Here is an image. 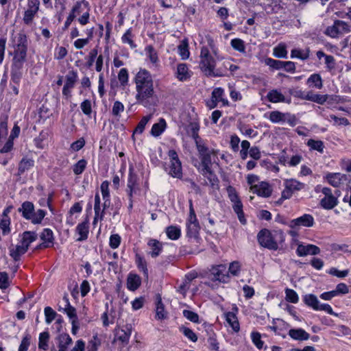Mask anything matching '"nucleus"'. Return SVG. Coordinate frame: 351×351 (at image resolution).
Returning <instances> with one entry per match:
<instances>
[{
	"label": "nucleus",
	"instance_id": "23",
	"mask_svg": "<svg viewBox=\"0 0 351 351\" xmlns=\"http://www.w3.org/2000/svg\"><path fill=\"white\" fill-rule=\"evenodd\" d=\"M338 204L337 197L335 195L324 197L320 201V205L322 208L327 210L332 209Z\"/></svg>",
	"mask_w": 351,
	"mask_h": 351
},
{
	"label": "nucleus",
	"instance_id": "36",
	"mask_svg": "<svg viewBox=\"0 0 351 351\" xmlns=\"http://www.w3.org/2000/svg\"><path fill=\"white\" fill-rule=\"evenodd\" d=\"M327 97L328 96L326 95H322L319 94H313L312 93H308L305 95V99L316 102L319 104H324L326 101Z\"/></svg>",
	"mask_w": 351,
	"mask_h": 351
},
{
	"label": "nucleus",
	"instance_id": "57",
	"mask_svg": "<svg viewBox=\"0 0 351 351\" xmlns=\"http://www.w3.org/2000/svg\"><path fill=\"white\" fill-rule=\"evenodd\" d=\"M182 313L184 317L189 321L194 323H199V315L197 313L189 310H184Z\"/></svg>",
	"mask_w": 351,
	"mask_h": 351
},
{
	"label": "nucleus",
	"instance_id": "26",
	"mask_svg": "<svg viewBox=\"0 0 351 351\" xmlns=\"http://www.w3.org/2000/svg\"><path fill=\"white\" fill-rule=\"evenodd\" d=\"M40 239L49 245V247L53 245L54 237L53 231L49 228H45L40 234Z\"/></svg>",
	"mask_w": 351,
	"mask_h": 351
},
{
	"label": "nucleus",
	"instance_id": "29",
	"mask_svg": "<svg viewBox=\"0 0 351 351\" xmlns=\"http://www.w3.org/2000/svg\"><path fill=\"white\" fill-rule=\"evenodd\" d=\"M267 98L272 103L286 101L285 96L276 89L269 91L267 95Z\"/></svg>",
	"mask_w": 351,
	"mask_h": 351
},
{
	"label": "nucleus",
	"instance_id": "27",
	"mask_svg": "<svg viewBox=\"0 0 351 351\" xmlns=\"http://www.w3.org/2000/svg\"><path fill=\"white\" fill-rule=\"evenodd\" d=\"M167 126L164 119L160 118L158 123H154L151 130V134L154 136H160L165 130Z\"/></svg>",
	"mask_w": 351,
	"mask_h": 351
},
{
	"label": "nucleus",
	"instance_id": "14",
	"mask_svg": "<svg viewBox=\"0 0 351 351\" xmlns=\"http://www.w3.org/2000/svg\"><path fill=\"white\" fill-rule=\"evenodd\" d=\"M137 184V176L134 173V169L132 167L129 169V175L127 184V193L129 200L133 197V193L135 192V186Z\"/></svg>",
	"mask_w": 351,
	"mask_h": 351
},
{
	"label": "nucleus",
	"instance_id": "34",
	"mask_svg": "<svg viewBox=\"0 0 351 351\" xmlns=\"http://www.w3.org/2000/svg\"><path fill=\"white\" fill-rule=\"evenodd\" d=\"M286 187H288L293 192L303 189L305 184L294 179L287 180L285 182Z\"/></svg>",
	"mask_w": 351,
	"mask_h": 351
},
{
	"label": "nucleus",
	"instance_id": "44",
	"mask_svg": "<svg viewBox=\"0 0 351 351\" xmlns=\"http://www.w3.org/2000/svg\"><path fill=\"white\" fill-rule=\"evenodd\" d=\"M232 47L239 52L245 53V47L244 41L240 38H234L230 42Z\"/></svg>",
	"mask_w": 351,
	"mask_h": 351
},
{
	"label": "nucleus",
	"instance_id": "37",
	"mask_svg": "<svg viewBox=\"0 0 351 351\" xmlns=\"http://www.w3.org/2000/svg\"><path fill=\"white\" fill-rule=\"evenodd\" d=\"M166 233L167 237L171 240H177L181 234L180 229L175 226H170L167 228Z\"/></svg>",
	"mask_w": 351,
	"mask_h": 351
},
{
	"label": "nucleus",
	"instance_id": "43",
	"mask_svg": "<svg viewBox=\"0 0 351 351\" xmlns=\"http://www.w3.org/2000/svg\"><path fill=\"white\" fill-rule=\"evenodd\" d=\"M307 145L312 149L317 150L320 153L324 152V145L322 141H315L313 139H309L307 142Z\"/></svg>",
	"mask_w": 351,
	"mask_h": 351
},
{
	"label": "nucleus",
	"instance_id": "49",
	"mask_svg": "<svg viewBox=\"0 0 351 351\" xmlns=\"http://www.w3.org/2000/svg\"><path fill=\"white\" fill-rule=\"evenodd\" d=\"M180 332L183 333V335L190 339L193 342H196L197 341V336L196 334L190 328L182 326L180 328Z\"/></svg>",
	"mask_w": 351,
	"mask_h": 351
},
{
	"label": "nucleus",
	"instance_id": "7",
	"mask_svg": "<svg viewBox=\"0 0 351 351\" xmlns=\"http://www.w3.org/2000/svg\"><path fill=\"white\" fill-rule=\"evenodd\" d=\"M168 156L170 158L169 175L173 178H181L182 176V164L177 152L174 149H170L168 152Z\"/></svg>",
	"mask_w": 351,
	"mask_h": 351
},
{
	"label": "nucleus",
	"instance_id": "25",
	"mask_svg": "<svg viewBox=\"0 0 351 351\" xmlns=\"http://www.w3.org/2000/svg\"><path fill=\"white\" fill-rule=\"evenodd\" d=\"M232 208L234 213L237 215L238 219L239 221L242 224L246 223V219L244 216V213L243 211V204L240 199L237 200L236 202H232Z\"/></svg>",
	"mask_w": 351,
	"mask_h": 351
},
{
	"label": "nucleus",
	"instance_id": "15",
	"mask_svg": "<svg viewBox=\"0 0 351 351\" xmlns=\"http://www.w3.org/2000/svg\"><path fill=\"white\" fill-rule=\"evenodd\" d=\"M232 310L233 311L226 313L225 317L226 322L229 324L235 332H238L240 329L239 323L236 315V313L238 312V308L237 306H234Z\"/></svg>",
	"mask_w": 351,
	"mask_h": 351
},
{
	"label": "nucleus",
	"instance_id": "12",
	"mask_svg": "<svg viewBox=\"0 0 351 351\" xmlns=\"http://www.w3.org/2000/svg\"><path fill=\"white\" fill-rule=\"evenodd\" d=\"M319 253V247L313 244L303 245L300 243L296 250V254L298 256H305L308 254L317 255Z\"/></svg>",
	"mask_w": 351,
	"mask_h": 351
},
{
	"label": "nucleus",
	"instance_id": "13",
	"mask_svg": "<svg viewBox=\"0 0 351 351\" xmlns=\"http://www.w3.org/2000/svg\"><path fill=\"white\" fill-rule=\"evenodd\" d=\"M314 224V218L311 215L304 214L302 216L291 221L290 226L295 228L299 226L312 227Z\"/></svg>",
	"mask_w": 351,
	"mask_h": 351
},
{
	"label": "nucleus",
	"instance_id": "51",
	"mask_svg": "<svg viewBox=\"0 0 351 351\" xmlns=\"http://www.w3.org/2000/svg\"><path fill=\"white\" fill-rule=\"evenodd\" d=\"M44 311L46 323L49 324L56 318L57 313L50 306L45 307Z\"/></svg>",
	"mask_w": 351,
	"mask_h": 351
},
{
	"label": "nucleus",
	"instance_id": "24",
	"mask_svg": "<svg viewBox=\"0 0 351 351\" xmlns=\"http://www.w3.org/2000/svg\"><path fill=\"white\" fill-rule=\"evenodd\" d=\"M302 300L307 306L312 308L315 311L317 308L319 303L317 296L312 293L304 295L302 298Z\"/></svg>",
	"mask_w": 351,
	"mask_h": 351
},
{
	"label": "nucleus",
	"instance_id": "11",
	"mask_svg": "<svg viewBox=\"0 0 351 351\" xmlns=\"http://www.w3.org/2000/svg\"><path fill=\"white\" fill-rule=\"evenodd\" d=\"M251 191L253 193H256L258 196L263 197H269L272 192L271 186L265 182H261L258 184L252 186Z\"/></svg>",
	"mask_w": 351,
	"mask_h": 351
},
{
	"label": "nucleus",
	"instance_id": "39",
	"mask_svg": "<svg viewBox=\"0 0 351 351\" xmlns=\"http://www.w3.org/2000/svg\"><path fill=\"white\" fill-rule=\"evenodd\" d=\"M49 339V333L43 332L39 335L38 348L47 350L48 349V341Z\"/></svg>",
	"mask_w": 351,
	"mask_h": 351
},
{
	"label": "nucleus",
	"instance_id": "33",
	"mask_svg": "<svg viewBox=\"0 0 351 351\" xmlns=\"http://www.w3.org/2000/svg\"><path fill=\"white\" fill-rule=\"evenodd\" d=\"M34 165V161L32 159L23 158L19 164V167H18L19 174L22 175L23 173H24V172L25 171L28 170L32 167H33Z\"/></svg>",
	"mask_w": 351,
	"mask_h": 351
},
{
	"label": "nucleus",
	"instance_id": "48",
	"mask_svg": "<svg viewBox=\"0 0 351 351\" xmlns=\"http://www.w3.org/2000/svg\"><path fill=\"white\" fill-rule=\"evenodd\" d=\"M307 82L308 84H313L315 87L317 88H321L323 86L322 77L319 74L317 73L311 75L308 77Z\"/></svg>",
	"mask_w": 351,
	"mask_h": 351
},
{
	"label": "nucleus",
	"instance_id": "40",
	"mask_svg": "<svg viewBox=\"0 0 351 351\" xmlns=\"http://www.w3.org/2000/svg\"><path fill=\"white\" fill-rule=\"evenodd\" d=\"M309 57V50L306 49L305 51H302L300 49H294L291 50V58H299L300 60H304L308 59Z\"/></svg>",
	"mask_w": 351,
	"mask_h": 351
},
{
	"label": "nucleus",
	"instance_id": "32",
	"mask_svg": "<svg viewBox=\"0 0 351 351\" xmlns=\"http://www.w3.org/2000/svg\"><path fill=\"white\" fill-rule=\"evenodd\" d=\"M76 232L80 235L77 241H84L88 238V221H83L77 225Z\"/></svg>",
	"mask_w": 351,
	"mask_h": 351
},
{
	"label": "nucleus",
	"instance_id": "62",
	"mask_svg": "<svg viewBox=\"0 0 351 351\" xmlns=\"http://www.w3.org/2000/svg\"><path fill=\"white\" fill-rule=\"evenodd\" d=\"M132 37V29L131 28L128 29L125 33L123 35L121 40L123 43H128L132 48L136 47L134 41L131 38Z\"/></svg>",
	"mask_w": 351,
	"mask_h": 351
},
{
	"label": "nucleus",
	"instance_id": "53",
	"mask_svg": "<svg viewBox=\"0 0 351 351\" xmlns=\"http://www.w3.org/2000/svg\"><path fill=\"white\" fill-rule=\"evenodd\" d=\"M285 114L279 111H272L269 115V120L273 123H279L285 121Z\"/></svg>",
	"mask_w": 351,
	"mask_h": 351
},
{
	"label": "nucleus",
	"instance_id": "31",
	"mask_svg": "<svg viewBox=\"0 0 351 351\" xmlns=\"http://www.w3.org/2000/svg\"><path fill=\"white\" fill-rule=\"evenodd\" d=\"M58 341V348L68 349L69 345L73 342L71 337L67 333L60 334L57 337Z\"/></svg>",
	"mask_w": 351,
	"mask_h": 351
},
{
	"label": "nucleus",
	"instance_id": "47",
	"mask_svg": "<svg viewBox=\"0 0 351 351\" xmlns=\"http://www.w3.org/2000/svg\"><path fill=\"white\" fill-rule=\"evenodd\" d=\"M84 5L85 7H88L89 3L86 0H81L77 1L74 5L73 6L71 14H73L76 16V14H79L82 12V5Z\"/></svg>",
	"mask_w": 351,
	"mask_h": 351
},
{
	"label": "nucleus",
	"instance_id": "19",
	"mask_svg": "<svg viewBox=\"0 0 351 351\" xmlns=\"http://www.w3.org/2000/svg\"><path fill=\"white\" fill-rule=\"evenodd\" d=\"M141 284V279L137 274L130 273L127 278V287L130 291L136 290Z\"/></svg>",
	"mask_w": 351,
	"mask_h": 351
},
{
	"label": "nucleus",
	"instance_id": "10",
	"mask_svg": "<svg viewBox=\"0 0 351 351\" xmlns=\"http://www.w3.org/2000/svg\"><path fill=\"white\" fill-rule=\"evenodd\" d=\"M24 62L12 60L10 77L14 84H20L23 75V68Z\"/></svg>",
	"mask_w": 351,
	"mask_h": 351
},
{
	"label": "nucleus",
	"instance_id": "54",
	"mask_svg": "<svg viewBox=\"0 0 351 351\" xmlns=\"http://www.w3.org/2000/svg\"><path fill=\"white\" fill-rule=\"evenodd\" d=\"M335 22L336 26L337 27V29L339 32V34L350 32V25L345 21L337 20L335 21Z\"/></svg>",
	"mask_w": 351,
	"mask_h": 351
},
{
	"label": "nucleus",
	"instance_id": "2",
	"mask_svg": "<svg viewBox=\"0 0 351 351\" xmlns=\"http://www.w3.org/2000/svg\"><path fill=\"white\" fill-rule=\"evenodd\" d=\"M18 212L21 213L23 218L30 220L33 224L40 223L47 214L46 211L43 209L35 211L34 204L29 201L24 202L18 208Z\"/></svg>",
	"mask_w": 351,
	"mask_h": 351
},
{
	"label": "nucleus",
	"instance_id": "17",
	"mask_svg": "<svg viewBox=\"0 0 351 351\" xmlns=\"http://www.w3.org/2000/svg\"><path fill=\"white\" fill-rule=\"evenodd\" d=\"M176 77L181 82L186 81L191 77V73L185 63H180L177 66Z\"/></svg>",
	"mask_w": 351,
	"mask_h": 351
},
{
	"label": "nucleus",
	"instance_id": "61",
	"mask_svg": "<svg viewBox=\"0 0 351 351\" xmlns=\"http://www.w3.org/2000/svg\"><path fill=\"white\" fill-rule=\"evenodd\" d=\"M118 79L122 86H125L128 82V72L125 68L121 69L118 74Z\"/></svg>",
	"mask_w": 351,
	"mask_h": 351
},
{
	"label": "nucleus",
	"instance_id": "55",
	"mask_svg": "<svg viewBox=\"0 0 351 351\" xmlns=\"http://www.w3.org/2000/svg\"><path fill=\"white\" fill-rule=\"evenodd\" d=\"M150 117L151 116H145V117H143L141 120L139 121V123H138L135 130H134V132L136 133H138V134H142L143 132L144 131V129H145V127L146 125V124L148 123V121H149L150 119Z\"/></svg>",
	"mask_w": 351,
	"mask_h": 351
},
{
	"label": "nucleus",
	"instance_id": "59",
	"mask_svg": "<svg viewBox=\"0 0 351 351\" xmlns=\"http://www.w3.org/2000/svg\"><path fill=\"white\" fill-rule=\"evenodd\" d=\"M178 51L182 59H186L189 56V51L188 49V43L183 41L182 44L178 46Z\"/></svg>",
	"mask_w": 351,
	"mask_h": 351
},
{
	"label": "nucleus",
	"instance_id": "30",
	"mask_svg": "<svg viewBox=\"0 0 351 351\" xmlns=\"http://www.w3.org/2000/svg\"><path fill=\"white\" fill-rule=\"evenodd\" d=\"M156 317L158 319H163L167 317V315L165 311V306L162 302V298L160 295H157L156 297Z\"/></svg>",
	"mask_w": 351,
	"mask_h": 351
},
{
	"label": "nucleus",
	"instance_id": "16",
	"mask_svg": "<svg viewBox=\"0 0 351 351\" xmlns=\"http://www.w3.org/2000/svg\"><path fill=\"white\" fill-rule=\"evenodd\" d=\"M326 179L332 186L338 187L342 182L346 180L347 176L340 173H330L327 174Z\"/></svg>",
	"mask_w": 351,
	"mask_h": 351
},
{
	"label": "nucleus",
	"instance_id": "20",
	"mask_svg": "<svg viewBox=\"0 0 351 351\" xmlns=\"http://www.w3.org/2000/svg\"><path fill=\"white\" fill-rule=\"evenodd\" d=\"M38 238V235L35 232L25 231L22 234L21 243L28 250L32 243L35 241Z\"/></svg>",
	"mask_w": 351,
	"mask_h": 351
},
{
	"label": "nucleus",
	"instance_id": "3",
	"mask_svg": "<svg viewBox=\"0 0 351 351\" xmlns=\"http://www.w3.org/2000/svg\"><path fill=\"white\" fill-rule=\"evenodd\" d=\"M199 67L201 70L208 77H220L223 75L219 71H215V60L210 55L208 49L206 47H203L200 53Z\"/></svg>",
	"mask_w": 351,
	"mask_h": 351
},
{
	"label": "nucleus",
	"instance_id": "41",
	"mask_svg": "<svg viewBox=\"0 0 351 351\" xmlns=\"http://www.w3.org/2000/svg\"><path fill=\"white\" fill-rule=\"evenodd\" d=\"M199 223H186V235L189 237H196L199 230Z\"/></svg>",
	"mask_w": 351,
	"mask_h": 351
},
{
	"label": "nucleus",
	"instance_id": "50",
	"mask_svg": "<svg viewBox=\"0 0 351 351\" xmlns=\"http://www.w3.org/2000/svg\"><path fill=\"white\" fill-rule=\"evenodd\" d=\"M274 55L279 58H287V51L284 45H278L274 48Z\"/></svg>",
	"mask_w": 351,
	"mask_h": 351
},
{
	"label": "nucleus",
	"instance_id": "5",
	"mask_svg": "<svg viewBox=\"0 0 351 351\" xmlns=\"http://www.w3.org/2000/svg\"><path fill=\"white\" fill-rule=\"evenodd\" d=\"M28 42L25 34H20L14 48L12 60L25 62Z\"/></svg>",
	"mask_w": 351,
	"mask_h": 351
},
{
	"label": "nucleus",
	"instance_id": "9",
	"mask_svg": "<svg viewBox=\"0 0 351 351\" xmlns=\"http://www.w3.org/2000/svg\"><path fill=\"white\" fill-rule=\"evenodd\" d=\"M78 75L77 71L71 70L68 72L65 76L66 82L62 88L63 95L69 97L71 96V89H73L77 81Z\"/></svg>",
	"mask_w": 351,
	"mask_h": 351
},
{
	"label": "nucleus",
	"instance_id": "18",
	"mask_svg": "<svg viewBox=\"0 0 351 351\" xmlns=\"http://www.w3.org/2000/svg\"><path fill=\"white\" fill-rule=\"evenodd\" d=\"M288 334L293 339L297 341H305L310 338V335L302 328L290 329Z\"/></svg>",
	"mask_w": 351,
	"mask_h": 351
},
{
	"label": "nucleus",
	"instance_id": "8",
	"mask_svg": "<svg viewBox=\"0 0 351 351\" xmlns=\"http://www.w3.org/2000/svg\"><path fill=\"white\" fill-rule=\"evenodd\" d=\"M213 281H219L226 283L228 282L229 276L227 274L226 268L223 265L214 266L210 269V277Z\"/></svg>",
	"mask_w": 351,
	"mask_h": 351
},
{
	"label": "nucleus",
	"instance_id": "35",
	"mask_svg": "<svg viewBox=\"0 0 351 351\" xmlns=\"http://www.w3.org/2000/svg\"><path fill=\"white\" fill-rule=\"evenodd\" d=\"M223 89L221 88H216L212 93V101L214 103L213 108L217 106L219 101H223L224 104H228V101H226L223 99Z\"/></svg>",
	"mask_w": 351,
	"mask_h": 351
},
{
	"label": "nucleus",
	"instance_id": "64",
	"mask_svg": "<svg viewBox=\"0 0 351 351\" xmlns=\"http://www.w3.org/2000/svg\"><path fill=\"white\" fill-rule=\"evenodd\" d=\"M121 237L119 234H112L110 237V241H109V245H110V247L112 249L117 248L121 243Z\"/></svg>",
	"mask_w": 351,
	"mask_h": 351
},
{
	"label": "nucleus",
	"instance_id": "21",
	"mask_svg": "<svg viewBox=\"0 0 351 351\" xmlns=\"http://www.w3.org/2000/svg\"><path fill=\"white\" fill-rule=\"evenodd\" d=\"M63 300L65 302V307L62 308L64 313L72 320H77V316L76 313V309L70 304L69 298L64 295Z\"/></svg>",
	"mask_w": 351,
	"mask_h": 351
},
{
	"label": "nucleus",
	"instance_id": "63",
	"mask_svg": "<svg viewBox=\"0 0 351 351\" xmlns=\"http://www.w3.org/2000/svg\"><path fill=\"white\" fill-rule=\"evenodd\" d=\"M82 111L85 115L90 116L92 112L91 102L89 99H85L80 105Z\"/></svg>",
	"mask_w": 351,
	"mask_h": 351
},
{
	"label": "nucleus",
	"instance_id": "46",
	"mask_svg": "<svg viewBox=\"0 0 351 351\" xmlns=\"http://www.w3.org/2000/svg\"><path fill=\"white\" fill-rule=\"evenodd\" d=\"M87 165V162L84 159L80 160L77 163H75L73 167V173L75 175H80L85 170Z\"/></svg>",
	"mask_w": 351,
	"mask_h": 351
},
{
	"label": "nucleus",
	"instance_id": "45",
	"mask_svg": "<svg viewBox=\"0 0 351 351\" xmlns=\"http://www.w3.org/2000/svg\"><path fill=\"white\" fill-rule=\"evenodd\" d=\"M286 294V300L289 302L296 304L299 300V297L298 293L293 289H285Z\"/></svg>",
	"mask_w": 351,
	"mask_h": 351
},
{
	"label": "nucleus",
	"instance_id": "42",
	"mask_svg": "<svg viewBox=\"0 0 351 351\" xmlns=\"http://www.w3.org/2000/svg\"><path fill=\"white\" fill-rule=\"evenodd\" d=\"M131 335V330L121 329L117 335V339L120 341L123 345L128 344Z\"/></svg>",
	"mask_w": 351,
	"mask_h": 351
},
{
	"label": "nucleus",
	"instance_id": "4",
	"mask_svg": "<svg viewBox=\"0 0 351 351\" xmlns=\"http://www.w3.org/2000/svg\"><path fill=\"white\" fill-rule=\"evenodd\" d=\"M197 149L199 154L201 162L203 167V170L209 174H212L210 165L212 163L211 154H217V151L209 150L208 147L200 141L195 139Z\"/></svg>",
	"mask_w": 351,
	"mask_h": 351
},
{
	"label": "nucleus",
	"instance_id": "6",
	"mask_svg": "<svg viewBox=\"0 0 351 351\" xmlns=\"http://www.w3.org/2000/svg\"><path fill=\"white\" fill-rule=\"evenodd\" d=\"M259 244L269 250H276L278 248L277 242L274 240L271 232L267 229L261 230L257 235Z\"/></svg>",
	"mask_w": 351,
	"mask_h": 351
},
{
	"label": "nucleus",
	"instance_id": "38",
	"mask_svg": "<svg viewBox=\"0 0 351 351\" xmlns=\"http://www.w3.org/2000/svg\"><path fill=\"white\" fill-rule=\"evenodd\" d=\"M136 264L138 269L143 272L145 276H148L147 263L145 259L138 254H136Z\"/></svg>",
	"mask_w": 351,
	"mask_h": 351
},
{
	"label": "nucleus",
	"instance_id": "22",
	"mask_svg": "<svg viewBox=\"0 0 351 351\" xmlns=\"http://www.w3.org/2000/svg\"><path fill=\"white\" fill-rule=\"evenodd\" d=\"M28 250H27L21 243L17 245L14 248H10V256L14 259V261H19L21 256L24 254Z\"/></svg>",
	"mask_w": 351,
	"mask_h": 351
},
{
	"label": "nucleus",
	"instance_id": "52",
	"mask_svg": "<svg viewBox=\"0 0 351 351\" xmlns=\"http://www.w3.org/2000/svg\"><path fill=\"white\" fill-rule=\"evenodd\" d=\"M265 64L274 69L278 70L282 69L283 61L269 58L265 60Z\"/></svg>",
	"mask_w": 351,
	"mask_h": 351
},
{
	"label": "nucleus",
	"instance_id": "58",
	"mask_svg": "<svg viewBox=\"0 0 351 351\" xmlns=\"http://www.w3.org/2000/svg\"><path fill=\"white\" fill-rule=\"evenodd\" d=\"M252 341L257 348L261 349L263 346V341H261V334L258 332H252L251 334Z\"/></svg>",
	"mask_w": 351,
	"mask_h": 351
},
{
	"label": "nucleus",
	"instance_id": "1",
	"mask_svg": "<svg viewBox=\"0 0 351 351\" xmlns=\"http://www.w3.org/2000/svg\"><path fill=\"white\" fill-rule=\"evenodd\" d=\"M135 83L137 94L136 99L138 103L146 106L147 100L154 95V84L152 75L145 69H141L136 75Z\"/></svg>",
	"mask_w": 351,
	"mask_h": 351
},
{
	"label": "nucleus",
	"instance_id": "56",
	"mask_svg": "<svg viewBox=\"0 0 351 351\" xmlns=\"http://www.w3.org/2000/svg\"><path fill=\"white\" fill-rule=\"evenodd\" d=\"M145 51L149 58V60L152 63H156L158 61V56L154 48L152 45L146 47Z\"/></svg>",
	"mask_w": 351,
	"mask_h": 351
},
{
	"label": "nucleus",
	"instance_id": "60",
	"mask_svg": "<svg viewBox=\"0 0 351 351\" xmlns=\"http://www.w3.org/2000/svg\"><path fill=\"white\" fill-rule=\"evenodd\" d=\"M124 110V106L123 104L119 101H116L112 106V113L114 117H120L121 112H122Z\"/></svg>",
	"mask_w": 351,
	"mask_h": 351
},
{
	"label": "nucleus",
	"instance_id": "28",
	"mask_svg": "<svg viewBox=\"0 0 351 351\" xmlns=\"http://www.w3.org/2000/svg\"><path fill=\"white\" fill-rule=\"evenodd\" d=\"M148 245L150 247L152 251L149 254L152 258H156L160 254L162 247V244L156 239H151L148 242Z\"/></svg>",
	"mask_w": 351,
	"mask_h": 351
}]
</instances>
